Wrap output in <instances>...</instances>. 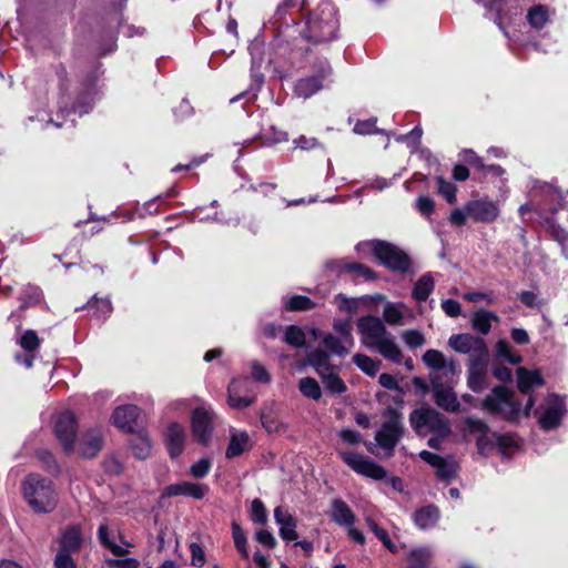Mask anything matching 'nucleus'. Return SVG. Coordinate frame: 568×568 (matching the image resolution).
Instances as JSON below:
<instances>
[{
  "mask_svg": "<svg viewBox=\"0 0 568 568\" xmlns=\"http://www.w3.org/2000/svg\"><path fill=\"white\" fill-rule=\"evenodd\" d=\"M361 343L395 364L403 362V352L396 337L387 331L383 321L373 315L362 316L357 321Z\"/></svg>",
  "mask_w": 568,
  "mask_h": 568,
  "instance_id": "obj_1",
  "label": "nucleus"
},
{
  "mask_svg": "<svg viewBox=\"0 0 568 568\" xmlns=\"http://www.w3.org/2000/svg\"><path fill=\"white\" fill-rule=\"evenodd\" d=\"M22 494L30 508L38 514H48L58 505V493L53 483L39 474H29L22 481Z\"/></svg>",
  "mask_w": 568,
  "mask_h": 568,
  "instance_id": "obj_2",
  "label": "nucleus"
},
{
  "mask_svg": "<svg viewBox=\"0 0 568 568\" xmlns=\"http://www.w3.org/2000/svg\"><path fill=\"white\" fill-rule=\"evenodd\" d=\"M337 29L336 10L331 2L324 1L310 13L302 36L307 41L321 43L335 39Z\"/></svg>",
  "mask_w": 568,
  "mask_h": 568,
  "instance_id": "obj_3",
  "label": "nucleus"
},
{
  "mask_svg": "<svg viewBox=\"0 0 568 568\" xmlns=\"http://www.w3.org/2000/svg\"><path fill=\"white\" fill-rule=\"evenodd\" d=\"M535 405L534 398L530 396L524 409L520 403L515 398L513 392L504 386H497L483 400V408L493 415H497L506 420H517L521 415L529 416Z\"/></svg>",
  "mask_w": 568,
  "mask_h": 568,
  "instance_id": "obj_4",
  "label": "nucleus"
},
{
  "mask_svg": "<svg viewBox=\"0 0 568 568\" xmlns=\"http://www.w3.org/2000/svg\"><path fill=\"white\" fill-rule=\"evenodd\" d=\"M356 248L369 250L383 265L395 271L405 272L410 265L408 256L402 250L384 241L359 243Z\"/></svg>",
  "mask_w": 568,
  "mask_h": 568,
  "instance_id": "obj_5",
  "label": "nucleus"
},
{
  "mask_svg": "<svg viewBox=\"0 0 568 568\" xmlns=\"http://www.w3.org/2000/svg\"><path fill=\"white\" fill-rule=\"evenodd\" d=\"M412 427L419 435L435 433L445 436L449 433V424L442 414L430 407H422L412 412L409 416Z\"/></svg>",
  "mask_w": 568,
  "mask_h": 568,
  "instance_id": "obj_6",
  "label": "nucleus"
},
{
  "mask_svg": "<svg viewBox=\"0 0 568 568\" xmlns=\"http://www.w3.org/2000/svg\"><path fill=\"white\" fill-rule=\"evenodd\" d=\"M403 433L404 425L402 416L395 410H390L388 418L376 433L375 440L378 447L385 452L386 456H392L396 445L403 436Z\"/></svg>",
  "mask_w": 568,
  "mask_h": 568,
  "instance_id": "obj_7",
  "label": "nucleus"
},
{
  "mask_svg": "<svg viewBox=\"0 0 568 568\" xmlns=\"http://www.w3.org/2000/svg\"><path fill=\"white\" fill-rule=\"evenodd\" d=\"M447 344L454 352L467 355L468 359L489 358L488 347L483 337L469 333L454 334Z\"/></svg>",
  "mask_w": 568,
  "mask_h": 568,
  "instance_id": "obj_8",
  "label": "nucleus"
},
{
  "mask_svg": "<svg viewBox=\"0 0 568 568\" xmlns=\"http://www.w3.org/2000/svg\"><path fill=\"white\" fill-rule=\"evenodd\" d=\"M98 539L100 544L116 557L130 554L133 544L126 540L115 523L104 520L98 529Z\"/></svg>",
  "mask_w": 568,
  "mask_h": 568,
  "instance_id": "obj_9",
  "label": "nucleus"
},
{
  "mask_svg": "<svg viewBox=\"0 0 568 568\" xmlns=\"http://www.w3.org/2000/svg\"><path fill=\"white\" fill-rule=\"evenodd\" d=\"M215 412L211 406L196 407L191 415V432L194 439L203 446H207L214 432Z\"/></svg>",
  "mask_w": 568,
  "mask_h": 568,
  "instance_id": "obj_10",
  "label": "nucleus"
},
{
  "mask_svg": "<svg viewBox=\"0 0 568 568\" xmlns=\"http://www.w3.org/2000/svg\"><path fill=\"white\" fill-rule=\"evenodd\" d=\"M339 455L349 468L362 476L375 480H382L386 477V469L364 455L354 452H339Z\"/></svg>",
  "mask_w": 568,
  "mask_h": 568,
  "instance_id": "obj_11",
  "label": "nucleus"
},
{
  "mask_svg": "<svg viewBox=\"0 0 568 568\" xmlns=\"http://www.w3.org/2000/svg\"><path fill=\"white\" fill-rule=\"evenodd\" d=\"M565 399L558 395H548L541 404L539 410V424L542 429L550 430L557 428L566 414Z\"/></svg>",
  "mask_w": 568,
  "mask_h": 568,
  "instance_id": "obj_12",
  "label": "nucleus"
},
{
  "mask_svg": "<svg viewBox=\"0 0 568 568\" xmlns=\"http://www.w3.org/2000/svg\"><path fill=\"white\" fill-rule=\"evenodd\" d=\"M53 430L64 452L68 454L74 452L77 420L73 413L68 410L60 413L54 419Z\"/></svg>",
  "mask_w": 568,
  "mask_h": 568,
  "instance_id": "obj_13",
  "label": "nucleus"
},
{
  "mask_svg": "<svg viewBox=\"0 0 568 568\" xmlns=\"http://www.w3.org/2000/svg\"><path fill=\"white\" fill-rule=\"evenodd\" d=\"M331 67L326 60H321L317 73L300 79L294 87L297 97L308 99L325 85L326 79L331 75Z\"/></svg>",
  "mask_w": 568,
  "mask_h": 568,
  "instance_id": "obj_14",
  "label": "nucleus"
},
{
  "mask_svg": "<svg viewBox=\"0 0 568 568\" xmlns=\"http://www.w3.org/2000/svg\"><path fill=\"white\" fill-rule=\"evenodd\" d=\"M465 210L473 221L487 224L495 222L500 214L499 204L488 197L468 201Z\"/></svg>",
  "mask_w": 568,
  "mask_h": 568,
  "instance_id": "obj_15",
  "label": "nucleus"
},
{
  "mask_svg": "<svg viewBox=\"0 0 568 568\" xmlns=\"http://www.w3.org/2000/svg\"><path fill=\"white\" fill-rule=\"evenodd\" d=\"M488 361L489 358L467 362V385L475 393H480L487 387Z\"/></svg>",
  "mask_w": 568,
  "mask_h": 568,
  "instance_id": "obj_16",
  "label": "nucleus"
},
{
  "mask_svg": "<svg viewBox=\"0 0 568 568\" xmlns=\"http://www.w3.org/2000/svg\"><path fill=\"white\" fill-rule=\"evenodd\" d=\"M419 457L436 469L439 479L448 481L456 476L457 464L453 459H446L428 450H422Z\"/></svg>",
  "mask_w": 568,
  "mask_h": 568,
  "instance_id": "obj_17",
  "label": "nucleus"
},
{
  "mask_svg": "<svg viewBox=\"0 0 568 568\" xmlns=\"http://www.w3.org/2000/svg\"><path fill=\"white\" fill-rule=\"evenodd\" d=\"M209 491V487L206 485H201L191 481H181L176 484H172L166 486L162 490L163 498H170L175 496H186L192 497L194 499H202L206 493Z\"/></svg>",
  "mask_w": 568,
  "mask_h": 568,
  "instance_id": "obj_18",
  "label": "nucleus"
},
{
  "mask_svg": "<svg viewBox=\"0 0 568 568\" xmlns=\"http://www.w3.org/2000/svg\"><path fill=\"white\" fill-rule=\"evenodd\" d=\"M248 377L234 378L227 387V404L235 409H243L255 402L254 395H243L240 393L241 386H248Z\"/></svg>",
  "mask_w": 568,
  "mask_h": 568,
  "instance_id": "obj_19",
  "label": "nucleus"
},
{
  "mask_svg": "<svg viewBox=\"0 0 568 568\" xmlns=\"http://www.w3.org/2000/svg\"><path fill=\"white\" fill-rule=\"evenodd\" d=\"M274 519L280 527V536L284 541L297 540L296 519L287 509L278 506L274 509Z\"/></svg>",
  "mask_w": 568,
  "mask_h": 568,
  "instance_id": "obj_20",
  "label": "nucleus"
},
{
  "mask_svg": "<svg viewBox=\"0 0 568 568\" xmlns=\"http://www.w3.org/2000/svg\"><path fill=\"white\" fill-rule=\"evenodd\" d=\"M139 416L140 409L138 406L131 404L123 405L114 410L112 422L120 429L133 432Z\"/></svg>",
  "mask_w": 568,
  "mask_h": 568,
  "instance_id": "obj_21",
  "label": "nucleus"
},
{
  "mask_svg": "<svg viewBox=\"0 0 568 568\" xmlns=\"http://www.w3.org/2000/svg\"><path fill=\"white\" fill-rule=\"evenodd\" d=\"M186 433L179 423H171L166 430L165 443L171 458L179 457L185 445Z\"/></svg>",
  "mask_w": 568,
  "mask_h": 568,
  "instance_id": "obj_22",
  "label": "nucleus"
},
{
  "mask_svg": "<svg viewBox=\"0 0 568 568\" xmlns=\"http://www.w3.org/2000/svg\"><path fill=\"white\" fill-rule=\"evenodd\" d=\"M422 359L423 363L433 371H446L450 374L458 372L457 363L453 358H447L440 351L427 349Z\"/></svg>",
  "mask_w": 568,
  "mask_h": 568,
  "instance_id": "obj_23",
  "label": "nucleus"
},
{
  "mask_svg": "<svg viewBox=\"0 0 568 568\" xmlns=\"http://www.w3.org/2000/svg\"><path fill=\"white\" fill-rule=\"evenodd\" d=\"M312 334L314 337H321L323 346L327 349V352L332 355L345 356L347 355L354 345H348V343L344 342V337L338 335H333L329 333H322L317 328H312Z\"/></svg>",
  "mask_w": 568,
  "mask_h": 568,
  "instance_id": "obj_24",
  "label": "nucleus"
},
{
  "mask_svg": "<svg viewBox=\"0 0 568 568\" xmlns=\"http://www.w3.org/2000/svg\"><path fill=\"white\" fill-rule=\"evenodd\" d=\"M103 446L102 433L100 429H89L79 440V453L85 458H92Z\"/></svg>",
  "mask_w": 568,
  "mask_h": 568,
  "instance_id": "obj_25",
  "label": "nucleus"
},
{
  "mask_svg": "<svg viewBox=\"0 0 568 568\" xmlns=\"http://www.w3.org/2000/svg\"><path fill=\"white\" fill-rule=\"evenodd\" d=\"M326 268L336 271L338 273H353L358 277L365 280L374 278V273L371 268L361 263L347 262L345 260L328 261L325 264Z\"/></svg>",
  "mask_w": 568,
  "mask_h": 568,
  "instance_id": "obj_26",
  "label": "nucleus"
},
{
  "mask_svg": "<svg viewBox=\"0 0 568 568\" xmlns=\"http://www.w3.org/2000/svg\"><path fill=\"white\" fill-rule=\"evenodd\" d=\"M82 546L81 528L72 525L65 528L60 537V552L73 554L78 552Z\"/></svg>",
  "mask_w": 568,
  "mask_h": 568,
  "instance_id": "obj_27",
  "label": "nucleus"
},
{
  "mask_svg": "<svg viewBox=\"0 0 568 568\" xmlns=\"http://www.w3.org/2000/svg\"><path fill=\"white\" fill-rule=\"evenodd\" d=\"M94 97H95V90L93 88V85H89L84 93L82 94L81 99L79 100V102L74 105H72V108H68L67 106V103L64 102V97H61V100L59 102V114L61 113H68L70 114L71 112L73 113H78L79 115H83L85 113L89 112V110L91 109L93 102H94Z\"/></svg>",
  "mask_w": 568,
  "mask_h": 568,
  "instance_id": "obj_28",
  "label": "nucleus"
},
{
  "mask_svg": "<svg viewBox=\"0 0 568 568\" xmlns=\"http://www.w3.org/2000/svg\"><path fill=\"white\" fill-rule=\"evenodd\" d=\"M250 448V436L244 430L231 429L230 443L226 447L225 457L231 459L242 455Z\"/></svg>",
  "mask_w": 568,
  "mask_h": 568,
  "instance_id": "obj_29",
  "label": "nucleus"
},
{
  "mask_svg": "<svg viewBox=\"0 0 568 568\" xmlns=\"http://www.w3.org/2000/svg\"><path fill=\"white\" fill-rule=\"evenodd\" d=\"M261 422L267 433H284L287 425L277 416V407L275 404L266 405L261 413Z\"/></svg>",
  "mask_w": 568,
  "mask_h": 568,
  "instance_id": "obj_30",
  "label": "nucleus"
},
{
  "mask_svg": "<svg viewBox=\"0 0 568 568\" xmlns=\"http://www.w3.org/2000/svg\"><path fill=\"white\" fill-rule=\"evenodd\" d=\"M331 519L339 526L351 527L355 523V515L345 501L334 499L331 504Z\"/></svg>",
  "mask_w": 568,
  "mask_h": 568,
  "instance_id": "obj_31",
  "label": "nucleus"
},
{
  "mask_svg": "<svg viewBox=\"0 0 568 568\" xmlns=\"http://www.w3.org/2000/svg\"><path fill=\"white\" fill-rule=\"evenodd\" d=\"M434 398L436 405L447 412L454 413L459 409V402L452 388L444 387L442 385H435Z\"/></svg>",
  "mask_w": 568,
  "mask_h": 568,
  "instance_id": "obj_32",
  "label": "nucleus"
},
{
  "mask_svg": "<svg viewBox=\"0 0 568 568\" xmlns=\"http://www.w3.org/2000/svg\"><path fill=\"white\" fill-rule=\"evenodd\" d=\"M544 379L538 371H529L525 367L517 369V385L521 393H528L535 386H541Z\"/></svg>",
  "mask_w": 568,
  "mask_h": 568,
  "instance_id": "obj_33",
  "label": "nucleus"
},
{
  "mask_svg": "<svg viewBox=\"0 0 568 568\" xmlns=\"http://www.w3.org/2000/svg\"><path fill=\"white\" fill-rule=\"evenodd\" d=\"M499 317L494 312L480 310L471 316V327L481 335H487L491 327V322H498Z\"/></svg>",
  "mask_w": 568,
  "mask_h": 568,
  "instance_id": "obj_34",
  "label": "nucleus"
},
{
  "mask_svg": "<svg viewBox=\"0 0 568 568\" xmlns=\"http://www.w3.org/2000/svg\"><path fill=\"white\" fill-rule=\"evenodd\" d=\"M130 446L132 454L139 459H146L152 453L151 440L143 432L136 433L131 437Z\"/></svg>",
  "mask_w": 568,
  "mask_h": 568,
  "instance_id": "obj_35",
  "label": "nucleus"
},
{
  "mask_svg": "<svg viewBox=\"0 0 568 568\" xmlns=\"http://www.w3.org/2000/svg\"><path fill=\"white\" fill-rule=\"evenodd\" d=\"M434 287L435 281L433 275L430 273H426L415 283L412 291V296L418 303L425 302L434 291Z\"/></svg>",
  "mask_w": 568,
  "mask_h": 568,
  "instance_id": "obj_36",
  "label": "nucleus"
},
{
  "mask_svg": "<svg viewBox=\"0 0 568 568\" xmlns=\"http://www.w3.org/2000/svg\"><path fill=\"white\" fill-rule=\"evenodd\" d=\"M331 354L324 349L315 348L307 354V363L321 375L333 368L329 362Z\"/></svg>",
  "mask_w": 568,
  "mask_h": 568,
  "instance_id": "obj_37",
  "label": "nucleus"
},
{
  "mask_svg": "<svg viewBox=\"0 0 568 568\" xmlns=\"http://www.w3.org/2000/svg\"><path fill=\"white\" fill-rule=\"evenodd\" d=\"M439 519V511L435 506H426L418 509L414 515V521L420 529H428L436 525Z\"/></svg>",
  "mask_w": 568,
  "mask_h": 568,
  "instance_id": "obj_38",
  "label": "nucleus"
},
{
  "mask_svg": "<svg viewBox=\"0 0 568 568\" xmlns=\"http://www.w3.org/2000/svg\"><path fill=\"white\" fill-rule=\"evenodd\" d=\"M527 20L531 28L541 29L549 22V11L547 7L538 4L529 9Z\"/></svg>",
  "mask_w": 568,
  "mask_h": 568,
  "instance_id": "obj_39",
  "label": "nucleus"
},
{
  "mask_svg": "<svg viewBox=\"0 0 568 568\" xmlns=\"http://www.w3.org/2000/svg\"><path fill=\"white\" fill-rule=\"evenodd\" d=\"M320 377L326 388L332 394H343L346 392L347 387L344 381L333 372V368L321 374Z\"/></svg>",
  "mask_w": 568,
  "mask_h": 568,
  "instance_id": "obj_40",
  "label": "nucleus"
},
{
  "mask_svg": "<svg viewBox=\"0 0 568 568\" xmlns=\"http://www.w3.org/2000/svg\"><path fill=\"white\" fill-rule=\"evenodd\" d=\"M404 310H407L405 304L388 303L386 304L383 316L386 323L389 325H402L404 320Z\"/></svg>",
  "mask_w": 568,
  "mask_h": 568,
  "instance_id": "obj_41",
  "label": "nucleus"
},
{
  "mask_svg": "<svg viewBox=\"0 0 568 568\" xmlns=\"http://www.w3.org/2000/svg\"><path fill=\"white\" fill-rule=\"evenodd\" d=\"M298 389L303 396L313 400H318L322 397L321 386L313 377L301 378L298 382Z\"/></svg>",
  "mask_w": 568,
  "mask_h": 568,
  "instance_id": "obj_42",
  "label": "nucleus"
},
{
  "mask_svg": "<svg viewBox=\"0 0 568 568\" xmlns=\"http://www.w3.org/2000/svg\"><path fill=\"white\" fill-rule=\"evenodd\" d=\"M315 303L303 295H293L284 300V308L291 312H302L312 310Z\"/></svg>",
  "mask_w": 568,
  "mask_h": 568,
  "instance_id": "obj_43",
  "label": "nucleus"
},
{
  "mask_svg": "<svg viewBox=\"0 0 568 568\" xmlns=\"http://www.w3.org/2000/svg\"><path fill=\"white\" fill-rule=\"evenodd\" d=\"M354 364L368 376H375L379 368V362L374 361L365 354H355L353 356Z\"/></svg>",
  "mask_w": 568,
  "mask_h": 568,
  "instance_id": "obj_44",
  "label": "nucleus"
},
{
  "mask_svg": "<svg viewBox=\"0 0 568 568\" xmlns=\"http://www.w3.org/2000/svg\"><path fill=\"white\" fill-rule=\"evenodd\" d=\"M496 354L514 365L519 364L523 361V357L514 351L506 339H499L496 343Z\"/></svg>",
  "mask_w": 568,
  "mask_h": 568,
  "instance_id": "obj_45",
  "label": "nucleus"
},
{
  "mask_svg": "<svg viewBox=\"0 0 568 568\" xmlns=\"http://www.w3.org/2000/svg\"><path fill=\"white\" fill-rule=\"evenodd\" d=\"M232 537L237 551L241 554L243 558L247 559L248 550L246 535L241 528V526L235 521L232 523Z\"/></svg>",
  "mask_w": 568,
  "mask_h": 568,
  "instance_id": "obj_46",
  "label": "nucleus"
},
{
  "mask_svg": "<svg viewBox=\"0 0 568 568\" xmlns=\"http://www.w3.org/2000/svg\"><path fill=\"white\" fill-rule=\"evenodd\" d=\"M465 159H466V161L474 164L477 169H479L484 172L491 173L494 175H503L504 174V170L501 166L495 165V164L486 166L484 164L483 160L479 156H477L475 154V152L471 150L465 151Z\"/></svg>",
  "mask_w": 568,
  "mask_h": 568,
  "instance_id": "obj_47",
  "label": "nucleus"
},
{
  "mask_svg": "<svg viewBox=\"0 0 568 568\" xmlns=\"http://www.w3.org/2000/svg\"><path fill=\"white\" fill-rule=\"evenodd\" d=\"M548 232L551 237L561 245L562 254L568 258V232L552 222L548 223Z\"/></svg>",
  "mask_w": 568,
  "mask_h": 568,
  "instance_id": "obj_48",
  "label": "nucleus"
},
{
  "mask_svg": "<svg viewBox=\"0 0 568 568\" xmlns=\"http://www.w3.org/2000/svg\"><path fill=\"white\" fill-rule=\"evenodd\" d=\"M498 452L503 457H510L513 452L518 448L516 440L509 435H494Z\"/></svg>",
  "mask_w": 568,
  "mask_h": 568,
  "instance_id": "obj_49",
  "label": "nucleus"
},
{
  "mask_svg": "<svg viewBox=\"0 0 568 568\" xmlns=\"http://www.w3.org/2000/svg\"><path fill=\"white\" fill-rule=\"evenodd\" d=\"M284 342L294 347H302L305 344V333L298 326H287L284 334Z\"/></svg>",
  "mask_w": 568,
  "mask_h": 568,
  "instance_id": "obj_50",
  "label": "nucleus"
},
{
  "mask_svg": "<svg viewBox=\"0 0 568 568\" xmlns=\"http://www.w3.org/2000/svg\"><path fill=\"white\" fill-rule=\"evenodd\" d=\"M38 459L40 460L42 467L50 474L58 475L60 473V466L52 455L51 452L47 449H39L36 453Z\"/></svg>",
  "mask_w": 568,
  "mask_h": 568,
  "instance_id": "obj_51",
  "label": "nucleus"
},
{
  "mask_svg": "<svg viewBox=\"0 0 568 568\" xmlns=\"http://www.w3.org/2000/svg\"><path fill=\"white\" fill-rule=\"evenodd\" d=\"M494 435L497 434L488 432L487 434L477 437L476 446L480 455L488 456L495 448H497Z\"/></svg>",
  "mask_w": 568,
  "mask_h": 568,
  "instance_id": "obj_52",
  "label": "nucleus"
},
{
  "mask_svg": "<svg viewBox=\"0 0 568 568\" xmlns=\"http://www.w3.org/2000/svg\"><path fill=\"white\" fill-rule=\"evenodd\" d=\"M400 336H402L403 342L409 348L422 347L426 343V338H425L424 334L417 329L403 331Z\"/></svg>",
  "mask_w": 568,
  "mask_h": 568,
  "instance_id": "obj_53",
  "label": "nucleus"
},
{
  "mask_svg": "<svg viewBox=\"0 0 568 568\" xmlns=\"http://www.w3.org/2000/svg\"><path fill=\"white\" fill-rule=\"evenodd\" d=\"M333 328L338 336L344 337V342L354 345L355 341L352 335V324L349 320H335Z\"/></svg>",
  "mask_w": 568,
  "mask_h": 568,
  "instance_id": "obj_54",
  "label": "nucleus"
},
{
  "mask_svg": "<svg viewBox=\"0 0 568 568\" xmlns=\"http://www.w3.org/2000/svg\"><path fill=\"white\" fill-rule=\"evenodd\" d=\"M22 307L36 305L41 301V291L39 287L33 285H27L23 288V293L20 297Z\"/></svg>",
  "mask_w": 568,
  "mask_h": 568,
  "instance_id": "obj_55",
  "label": "nucleus"
},
{
  "mask_svg": "<svg viewBox=\"0 0 568 568\" xmlns=\"http://www.w3.org/2000/svg\"><path fill=\"white\" fill-rule=\"evenodd\" d=\"M436 181H437V185H438V193L440 195H443L448 203H450V204L455 203L456 200H457V197H456V192H457L456 186L452 182L446 181L442 176L437 178Z\"/></svg>",
  "mask_w": 568,
  "mask_h": 568,
  "instance_id": "obj_56",
  "label": "nucleus"
},
{
  "mask_svg": "<svg viewBox=\"0 0 568 568\" xmlns=\"http://www.w3.org/2000/svg\"><path fill=\"white\" fill-rule=\"evenodd\" d=\"M20 346L27 352H33L40 346V338L32 329L26 331L19 339Z\"/></svg>",
  "mask_w": 568,
  "mask_h": 568,
  "instance_id": "obj_57",
  "label": "nucleus"
},
{
  "mask_svg": "<svg viewBox=\"0 0 568 568\" xmlns=\"http://www.w3.org/2000/svg\"><path fill=\"white\" fill-rule=\"evenodd\" d=\"M251 518L254 523L263 525L267 520V514L264 504L260 499H254L251 504Z\"/></svg>",
  "mask_w": 568,
  "mask_h": 568,
  "instance_id": "obj_58",
  "label": "nucleus"
},
{
  "mask_svg": "<svg viewBox=\"0 0 568 568\" xmlns=\"http://www.w3.org/2000/svg\"><path fill=\"white\" fill-rule=\"evenodd\" d=\"M465 425L467 432L477 435V437L489 432L488 425L484 420L475 417H467L465 419Z\"/></svg>",
  "mask_w": 568,
  "mask_h": 568,
  "instance_id": "obj_59",
  "label": "nucleus"
},
{
  "mask_svg": "<svg viewBox=\"0 0 568 568\" xmlns=\"http://www.w3.org/2000/svg\"><path fill=\"white\" fill-rule=\"evenodd\" d=\"M423 134V130L420 126H415L409 133L407 134H399L396 135V141L406 143L408 146L416 149L419 144L420 138Z\"/></svg>",
  "mask_w": 568,
  "mask_h": 568,
  "instance_id": "obj_60",
  "label": "nucleus"
},
{
  "mask_svg": "<svg viewBox=\"0 0 568 568\" xmlns=\"http://www.w3.org/2000/svg\"><path fill=\"white\" fill-rule=\"evenodd\" d=\"M477 3L483 4L487 12H494L496 14L495 22L500 27L501 17L500 11L504 7L505 0H475Z\"/></svg>",
  "mask_w": 568,
  "mask_h": 568,
  "instance_id": "obj_61",
  "label": "nucleus"
},
{
  "mask_svg": "<svg viewBox=\"0 0 568 568\" xmlns=\"http://www.w3.org/2000/svg\"><path fill=\"white\" fill-rule=\"evenodd\" d=\"M211 467L212 463L210 459L201 458L191 466L190 473L194 478H203L209 474Z\"/></svg>",
  "mask_w": 568,
  "mask_h": 568,
  "instance_id": "obj_62",
  "label": "nucleus"
},
{
  "mask_svg": "<svg viewBox=\"0 0 568 568\" xmlns=\"http://www.w3.org/2000/svg\"><path fill=\"white\" fill-rule=\"evenodd\" d=\"M251 374L252 378L258 383L268 384L271 382V375L267 372L266 367L260 364L258 362L252 363Z\"/></svg>",
  "mask_w": 568,
  "mask_h": 568,
  "instance_id": "obj_63",
  "label": "nucleus"
},
{
  "mask_svg": "<svg viewBox=\"0 0 568 568\" xmlns=\"http://www.w3.org/2000/svg\"><path fill=\"white\" fill-rule=\"evenodd\" d=\"M336 301L338 303V308L347 312L348 314H354L358 310L359 300L357 298H349L341 294L336 296Z\"/></svg>",
  "mask_w": 568,
  "mask_h": 568,
  "instance_id": "obj_64",
  "label": "nucleus"
}]
</instances>
